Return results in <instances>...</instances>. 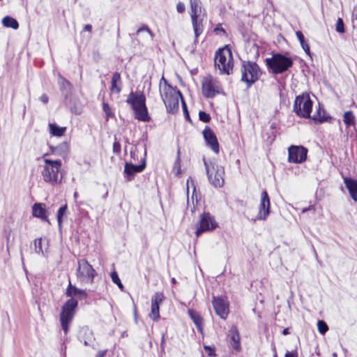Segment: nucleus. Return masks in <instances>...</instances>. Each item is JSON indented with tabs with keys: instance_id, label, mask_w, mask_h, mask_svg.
Instances as JSON below:
<instances>
[{
	"instance_id": "nucleus-44",
	"label": "nucleus",
	"mask_w": 357,
	"mask_h": 357,
	"mask_svg": "<svg viewBox=\"0 0 357 357\" xmlns=\"http://www.w3.org/2000/svg\"><path fill=\"white\" fill-rule=\"evenodd\" d=\"M142 31H146L148 33L150 34V36L151 37H153V34L152 31L150 30V29L146 25H144L141 28L138 29V30L137 31V33L139 34L140 32H142Z\"/></svg>"
},
{
	"instance_id": "nucleus-30",
	"label": "nucleus",
	"mask_w": 357,
	"mask_h": 357,
	"mask_svg": "<svg viewBox=\"0 0 357 357\" xmlns=\"http://www.w3.org/2000/svg\"><path fill=\"white\" fill-rule=\"evenodd\" d=\"M296 35L298 40L300 42V44L301 45L303 50L305 51V52L308 56H310L311 53H310V47H309L308 44L305 42L303 33L301 31H297L296 32Z\"/></svg>"
},
{
	"instance_id": "nucleus-11",
	"label": "nucleus",
	"mask_w": 357,
	"mask_h": 357,
	"mask_svg": "<svg viewBox=\"0 0 357 357\" xmlns=\"http://www.w3.org/2000/svg\"><path fill=\"white\" fill-rule=\"evenodd\" d=\"M202 93L208 98H212L220 93L219 82L211 75L204 77L202 82Z\"/></svg>"
},
{
	"instance_id": "nucleus-49",
	"label": "nucleus",
	"mask_w": 357,
	"mask_h": 357,
	"mask_svg": "<svg viewBox=\"0 0 357 357\" xmlns=\"http://www.w3.org/2000/svg\"><path fill=\"white\" fill-rule=\"evenodd\" d=\"M214 31L216 33H218L219 32H222L224 34L225 33V29L220 26V25H218V26H216L214 29Z\"/></svg>"
},
{
	"instance_id": "nucleus-17",
	"label": "nucleus",
	"mask_w": 357,
	"mask_h": 357,
	"mask_svg": "<svg viewBox=\"0 0 357 357\" xmlns=\"http://www.w3.org/2000/svg\"><path fill=\"white\" fill-rule=\"evenodd\" d=\"M212 303L216 314L220 318L225 319L229 313L227 302L222 298L213 296Z\"/></svg>"
},
{
	"instance_id": "nucleus-6",
	"label": "nucleus",
	"mask_w": 357,
	"mask_h": 357,
	"mask_svg": "<svg viewBox=\"0 0 357 357\" xmlns=\"http://www.w3.org/2000/svg\"><path fill=\"white\" fill-rule=\"evenodd\" d=\"M266 63L273 73H283L293 65V60L291 57L280 53L273 54L271 58L266 59Z\"/></svg>"
},
{
	"instance_id": "nucleus-64",
	"label": "nucleus",
	"mask_w": 357,
	"mask_h": 357,
	"mask_svg": "<svg viewBox=\"0 0 357 357\" xmlns=\"http://www.w3.org/2000/svg\"><path fill=\"white\" fill-rule=\"evenodd\" d=\"M274 357H278V356H277V355L275 354V355L274 356Z\"/></svg>"
},
{
	"instance_id": "nucleus-32",
	"label": "nucleus",
	"mask_w": 357,
	"mask_h": 357,
	"mask_svg": "<svg viewBox=\"0 0 357 357\" xmlns=\"http://www.w3.org/2000/svg\"><path fill=\"white\" fill-rule=\"evenodd\" d=\"M51 151L52 153H56L59 155L66 154L68 151V145L67 143L64 142L60 144L59 146L56 147L51 146Z\"/></svg>"
},
{
	"instance_id": "nucleus-15",
	"label": "nucleus",
	"mask_w": 357,
	"mask_h": 357,
	"mask_svg": "<svg viewBox=\"0 0 357 357\" xmlns=\"http://www.w3.org/2000/svg\"><path fill=\"white\" fill-rule=\"evenodd\" d=\"M165 296L162 292H156L151 297V309L149 317L153 321L160 319V304L164 301Z\"/></svg>"
},
{
	"instance_id": "nucleus-5",
	"label": "nucleus",
	"mask_w": 357,
	"mask_h": 357,
	"mask_svg": "<svg viewBox=\"0 0 357 357\" xmlns=\"http://www.w3.org/2000/svg\"><path fill=\"white\" fill-rule=\"evenodd\" d=\"M241 80L246 84L247 88H250L260 77L261 72L256 62L243 61L241 68Z\"/></svg>"
},
{
	"instance_id": "nucleus-14",
	"label": "nucleus",
	"mask_w": 357,
	"mask_h": 357,
	"mask_svg": "<svg viewBox=\"0 0 357 357\" xmlns=\"http://www.w3.org/2000/svg\"><path fill=\"white\" fill-rule=\"evenodd\" d=\"M146 150L144 149V157L142 159V163L136 165L132 162H126L124 165L123 173L127 176V181H132L137 173H139L144 171L146 167Z\"/></svg>"
},
{
	"instance_id": "nucleus-55",
	"label": "nucleus",
	"mask_w": 357,
	"mask_h": 357,
	"mask_svg": "<svg viewBox=\"0 0 357 357\" xmlns=\"http://www.w3.org/2000/svg\"><path fill=\"white\" fill-rule=\"evenodd\" d=\"M130 157L134 160H135V151H130Z\"/></svg>"
},
{
	"instance_id": "nucleus-9",
	"label": "nucleus",
	"mask_w": 357,
	"mask_h": 357,
	"mask_svg": "<svg viewBox=\"0 0 357 357\" xmlns=\"http://www.w3.org/2000/svg\"><path fill=\"white\" fill-rule=\"evenodd\" d=\"M96 275V270L85 259L78 261L76 276L79 282L92 284Z\"/></svg>"
},
{
	"instance_id": "nucleus-7",
	"label": "nucleus",
	"mask_w": 357,
	"mask_h": 357,
	"mask_svg": "<svg viewBox=\"0 0 357 357\" xmlns=\"http://www.w3.org/2000/svg\"><path fill=\"white\" fill-rule=\"evenodd\" d=\"M78 301L75 298H70L62 306L60 314V321L65 334L68 333L69 325L75 314Z\"/></svg>"
},
{
	"instance_id": "nucleus-34",
	"label": "nucleus",
	"mask_w": 357,
	"mask_h": 357,
	"mask_svg": "<svg viewBox=\"0 0 357 357\" xmlns=\"http://www.w3.org/2000/svg\"><path fill=\"white\" fill-rule=\"evenodd\" d=\"M42 238H36L34 241L35 252L38 254H40L43 256L45 255L44 251L42 247Z\"/></svg>"
},
{
	"instance_id": "nucleus-29",
	"label": "nucleus",
	"mask_w": 357,
	"mask_h": 357,
	"mask_svg": "<svg viewBox=\"0 0 357 357\" xmlns=\"http://www.w3.org/2000/svg\"><path fill=\"white\" fill-rule=\"evenodd\" d=\"M2 24L5 27L12 28L15 30L19 28L18 22L10 16H6L2 19Z\"/></svg>"
},
{
	"instance_id": "nucleus-36",
	"label": "nucleus",
	"mask_w": 357,
	"mask_h": 357,
	"mask_svg": "<svg viewBox=\"0 0 357 357\" xmlns=\"http://www.w3.org/2000/svg\"><path fill=\"white\" fill-rule=\"evenodd\" d=\"M111 279L112 282L116 284L121 289H123V285L119 278V275L116 271L111 273Z\"/></svg>"
},
{
	"instance_id": "nucleus-62",
	"label": "nucleus",
	"mask_w": 357,
	"mask_h": 357,
	"mask_svg": "<svg viewBox=\"0 0 357 357\" xmlns=\"http://www.w3.org/2000/svg\"><path fill=\"white\" fill-rule=\"evenodd\" d=\"M117 36H119V29H118Z\"/></svg>"
},
{
	"instance_id": "nucleus-25",
	"label": "nucleus",
	"mask_w": 357,
	"mask_h": 357,
	"mask_svg": "<svg viewBox=\"0 0 357 357\" xmlns=\"http://www.w3.org/2000/svg\"><path fill=\"white\" fill-rule=\"evenodd\" d=\"M33 215L40 218L43 220H47L46 210L42 204L36 203L32 207Z\"/></svg>"
},
{
	"instance_id": "nucleus-1",
	"label": "nucleus",
	"mask_w": 357,
	"mask_h": 357,
	"mask_svg": "<svg viewBox=\"0 0 357 357\" xmlns=\"http://www.w3.org/2000/svg\"><path fill=\"white\" fill-rule=\"evenodd\" d=\"M47 155L48 153H45L43 155L44 164L40 166V175L45 183L52 186H55L60 184L63 178V176L60 173L62 163L60 160L47 158Z\"/></svg>"
},
{
	"instance_id": "nucleus-57",
	"label": "nucleus",
	"mask_w": 357,
	"mask_h": 357,
	"mask_svg": "<svg viewBox=\"0 0 357 357\" xmlns=\"http://www.w3.org/2000/svg\"><path fill=\"white\" fill-rule=\"evenodd\" d=\"M353 16H355L356 18L357 19V6L354 7V8Z\"/></svg>"
},
{
	"instance_id": "nucleus-35",
	"label": "nucleus",
	"mask_w": 357,
	"mask_h": 357,
	"mask_svg": "<svg viewBox=\"0 0 357 357\" xmlns=\"http://www.w3.org/2000/svg\"><path fill=\"white\" fill-rule=\"evenodd\" d=\"M66 211H67V205H63V206H61L57 211L56 216H57V221H58L59 227H61V225L62 217L66 213Z\"/></svg>"
},
{
	"instance_id": "nucleus-43",
	"label": "nucleus",
	"mask_w": 357,
	"mask_h": 357,
	"mask_svg": "<svg viewBox=\"0 0 357 357\" xmlns=\"http://www.w3.org/2000/svg\"><path fill=\"white\" fill-rule=\"evenodd\" d=\"M182 107L183 109V113L185 118L187 121H190V114L188 111L187 105L183 100H182Z\"/></svg>"
},
{
	"instance_id": "nucleus-42",
	"label": "nucleus",
	"mask_w": 357,
	"mask_h": 357,
	"mask_svg": "<svg viewBox=\"0 0 357 357\" xmlns=\"http://www.w3.org/2000/svg\"><path fill=\"white\" fill-rule=\"evenodd\" d=\"M180 150L178 149L177 151V158L176 161L174 162V168L177 169L176 174H178L181 172V165H180Z\"/></svg>"
},
{
	"instance_id": "nucleus-33",
	"label": "nucleus",
	"mask_w": 357,
	"mask_h": 357,
	"mask_svg": "<svg viewBox=\"0 0 357 357\" xmlns=\"http://www.w3.org/2000/svg\"><path fill=\"white\" fill-rule=\"evenodd\" d=\"M344 122L347 126L355 124V116L351 111L345 112L344 114Z\"/></svg>"
},
{
	"instance_id": "nucleus-63",
	"label": "nucleus",
	"mask_w": 357,
	"mask_h": 357,
	"mask_svg": "<svg viewBox=\"0 0 357 357\" xmlns=\"http://www.w3.org/2000/svg\"><path fill=\"white\" fill-rule=\"evenodd\" d=\"M333 357H337V354H333Z\"/></svg>"
},
{
	"instance_id": "nucleus-16",
	"label": "nucleus",
	"mask_w": 357,
	"mask_h": 357,
	"mask_svg": "<svg viewBox=\"0 0 357 357\" xmlns=\"http://www.w3.org/2000/svg\"><path fill=\"white\" fill-rule=\"evenodd\" d=\"M270 213V199L266 191L261 194V201L257 219L266 220Z\"/></svg>"
},
{
	"instance_id": "nucleus-50",
	"label": "nucleus",
	"mask_w": 357,
	"mask_h": 357,
	"mask_svg": "<svg viewBox=\"0 0 357 357\" xmlns=\"http://www.w3.org/2000/svg\"><path fill=\"white\" fill-rule=\"evenodd\" d=\"M40 100L45 104L47 103L48 102V96L46 95V94H43L40 97Z\"/></svg>"
},
{
	"instance_id": "nucleus-13",
	"label": "nucleus",
	"mask_w": 357,
	"mask_h": 357,
	"mask_svg": "<svg viewBox=\"0 0 357 357\" xmlns=\"http://www.w3.org/2000/svg\"><path fill=\"white\" fill-rule=\"evenodd\" d=\"M307 149L303 146L291 145L288 149V161L302 163L307 159Z\"/></svg>"
},
{
	"instance_id": "nucleus-31",
	"label": "nucleus",
	"mask_w": 357,
	"mask_h": 357,
	"mask_svg": "<svg viewBox=\"0 0 357 357\" xmlns=\"http://www.w3.org/2000/svg\"><path fill=\"white\" fill-rule=\"evenodd\" d=\"M190 17L199 16V13L201 11V2L199 0H190Z\"/></svg>"
},
{
	"instance_id": "nucleus-3",
	"label": "nucleus",
	"mask_w": 357,
	"mask_h": 357,
	"mask_svg": "<svg viewBox=\"0 0 357 357\" xmlns=\"http://www.w3.org/2000/svg\"><path fill=\"white\" fill-rule=\"evenodd\" d=\"M214 60L215 66L220 74L229 75L232 72L234 60L231 51L227 46L216 51Z\"/></svg>"
},
{
	"instance_id": "nucleus-26",
	"label": "nucleus",
	"mask_w": 357,
	"mask_h": 357,
	"mask_svg": "<svg viewBox=\"0 0 357 357\" xmlns=\"http://www.w3.org/2000/svg\"><path fill=\"white\" fill-rule=\"evenodd\" d=\"M315 123H322L328 121L331 119V116L325 115L324 109H321L320 106L317 109L316 114H314L311 118Z\"/></svg>"
},
{
	"instance_id": "nucleus-38",
	"label": "nucleus",
	"mask_w": 357,
	"mask_h": 357,
	"mask_svg": "<svg viewBox=\"0 0 357 357\" xmlns=\"http://www.w3.org/2000/svg\"><path fill=\"white\" fill-rule=\"evenodd\" d=\"M335 30L337 32L344 33L345 32L344 22L342 18H338L335 25Z\"/></svg>"
},
{
	"instance_id": "nucleus-8",
	"label": "nucleus",
	"mask_w": 357,
	"mask_h": 357,
	"mask_svg": "<svg viewBox=\"0 0 357 357\" xmlns=\"http://www.w3.org/2000/svg\"><path fill=\"white\" fill-rule=\"evenodd\" d=\"M312 105L313 102L309 94L303 93L296 97L293 105V111L299 117L310 119L311 118L310 114Z\"/></svg>"
},
{
	"instance_id": "nucleus-2",
	"label": "nucleus",
	"mask_w": 357,
	"mask_h": 357,
	"mask_svg": "<svg viewBox=\"0 0 357 357\" xmlns=\"http://www.w3.org/2000/svg\"><path fill=\"white\" fill-rule=\"evenodd\" d=\"M203 160L209 183L214 188H222L225 183L224 167L215 161Z\"/></svg>"
},
{
	"instance_id": "nucleus-46",
	"label": "nucleus",
	"mask_w": 357,
	"mask_h": 357,
	"mask_svg": "<svg viewBox=\"0 0 357 357\" xmlns=\"http://www.w3.org/2000/svg\"><path fill=\"white\" fill-rule=\"evenodd\" d=\"M204 348L205 351L208 352V355L209 356L213 357V356H215V354L214 349H213L211 347H210V346H207V345H205V346L204 347Z\"/></svg>"
},
{
	"instance_id": "nucleus-4",
	"label": "nucleus",
	"mask_w": 357,
	"mask_h": 357,
	"mask_svg": "<svg viewBox=\"0 0 357 357\" xmlns=\"http://www.w3.org/2000/svg\"><path fill=\"white\" fill-rule=\"evenodd\" d=\"M145 101L146 98L142 93L136 95L133 92L130 93L126 100L128 104L132 105L135 111V118L144 122L149 121L150 119Z\"/></svg>"
},
{
	"instance_id": "nucleus-53",
	"label": "nucleus",
	"mask_w": 357,
	"mask_h": 357,
	"mask_svg": "<svg viewBox=\"0 0 357 357\" xmlns=\"http://www.w3.org/2000/svg\"><path fill=\"white\" fill-rule=\"evenodd\" d=\"M107 350L99 351L96 357H104L107 353Z\"/></svg>"
},
{
	"instance_id": "nucleus-51",
	"label": "nucleus",
	"mask_w": 357,
	"mask_h": 357,
	"mask_svg": "<svg viewBox=\"0 0 357 357\" xmlns=\"http://www.w3.org/2000/svg\"><path fill=\"white\" fill-rule=\"evenodd\" d=\"M71 110L73 113L75 114H81V109L77 107L76 105H75L74 108L71 107Z\"/></svg>"
},
{
	"instance_id": "nucleus-24",
	"label": "nucleus",
	"mask_w": 357,
	"mask_h": 357,
	"mask_svg": "<svg viewBox=\"0 0 357 357\" xmlns=\"http://www.w3.org/2000/svg\"><path fill=\"white\" fill-rule=\"evenodd\" d=\"M188 313L195 324L197 330L202 332L203 326V319L201 315L197 311L192 309H189Z\"/></svg>"
},
{
	"instance_id": "nucleus-60",
	"label": "nucleus",
	"mask_w": 357,
	"mask_h": 357,
	"mask_svg": "<svg viewBox=\"0 0 357 357\" xmlns=\"http://www.w3.org/2000/svg\"><path fill=\"white\" fill-rule=\"evenodd\" d=\"M172 282L173 284H175V283H176V280H175V278H172Z\"/></svg>"
},
{
	"instance_id": "nucleus-12",
	"label": "nucleus",
	"mask_w": 357,
	"mask_h": 357,
	"mask_svg": "<svg viewBox=\"0 0 357 357\" xmlns=\"http://www.w3.org/2000/svg\"><path fill=\"white\" fill-rule=\"evenodd\" d=\"M218 226L214 218L209 213L204 212L200 216V220L197 227L196 235L199 236L202 233L215 229Z\"/></svg>"
},
{
	"instance_id": "nucleus-19",
	"label": "nucleus",
	"mask_w": 357,
	"mask_h": 357,
	"mask_svg": "<svg viewBox=\"0 0 357 357\" xmlns=\"http://www.w3.org/2000/svg\"><path fill=\"white\" fill-rule=\"evenodd\" d=\"M227 336L231 347L235 351H239L241 349L240 335L236 326H232L229 328Z\"/></svg>"
},
{
	"instance_id": "nucleus-23",
	"label": "nucleus",
	"mask_w": 357,
	"mask_h": 357,
	"mask_svg": "<svg viewBox=\"0 0 357 357\" xmlns=\"http://www.w3.org/2000/svg\"><path fill=\"white\" fill-rule=\"evenodd\" d=\"M59 84L60 89L65 97V99H68V96L70 94L73 89L72 84L63 77H60L59 79Z\"/></svg>"
},
{
	"instance_id": "nucleus-56",
	"label": "nucleus",
	"mask_w": 357,
	"mask_h": 357,
	"mask_svg": "<svg viewBox=\"0 0 357 357\" xmlns=\"http://www.w3.org/2000/svg\"><path fill=\"white\" fill-rule=\"evenodd\" d=\"M312 206H310L309 207L303 208L302 213H305V212L310 211L312 208Z\"/></svg>"
},
{
	"instance_id": "nucleus-54",
	"label": "nucleus",
	"mask_w": 357,
	"mask_h": 357,
	"mask_svg": "<svg viewBox=\"0 0 357 357\" xmlns=\"http://www.w3.org/2000/svg\"><path fill=\"white\" fill-rule=\"evenodd\" d=\"M84 31L91 32L92 31V26L91 24H86L84 27Z\"/></svg>"
},
{
	"instance_id": "nucleus-45",
	"label": "nucleus",
	"mask_w": 357,
	"mask_h": 357,
	"mask_svg": "<svg viewBox=\"0 0 357 357\" xmlns=\"http://www.w3.org/2000/svg\"><path fill=\"white\" fill-rule=\"evenodd\" d=\"M113 152L119 154L121 152V144L119 142L115 141L113 144Z\"/></svg>"
},
{
	"instance_id": "nucleus-59",
	"label": "nucleus",
	"mask_w": 357,
	"mask_h": 357,
	"mask_svg": "<svg viewBox=\"0 0 357 357\" xmlns=\"http://www.w3.org/2000/svg\"><path fill=\"white\" fill-rule=\"evenodd\" d=\"M78 197V193L77 192H74L73 197L75 199H76Z\"/></svg>"
},
{
	"instance_id": "nucleus-41",
	"label": "nucleus",
	"mask_w": 357,
	"mask_h": 357,
	"mask_svg": "<svg viewBox=\"0 0 357 357\" xmlns=\"http://www.w3.org/2000/svg\"><path fill=\"white\" fill-rule=\"evenodd\" d=\"M199 120L204 122V123H207L210 121L211 119V116L208 114H207L206 112H204V111H200L199 113Z\"/></svg>"
},
{
	"instance_id": "nucleus-48",
	"label": "nucleus",
	"mask_w": 357,
	"mask_h": 357,
	"mask_svg": "<svg viewBox=\"0 0 357 357\" xmlns=\"http://www.w3.org/2000/svg\"><path fill=\"white\" fill-rule=\"evenodd\" d=\"M284 357H298V354L296 352L287 351Z\"/></svg>"
},
{
	"instance_id": "nucleus-39",
	"label": "nucleus",
	"mask_w": 357,
	"mask_h": 357,
	"mask_svg": "<svg viewBox=\"0 0 357 357\" xmlns=\"http://www.w3.org/2000/svg\"><path fill=\"white\" fill-rule=\"evenodd\" d=\"M167 86H169V88H173L170 84H168L167 79L164 77V76H162L160 81V94L162 93V92H165V89Z\"/></svg>"
},
{
	"instance_id": "nucleus-47",
	"label": "nucleus",
	"mask_w": 357,
	"mask_h": 357,
	"mask_svg": "<svg viewBox=\"0 0 357 357\" xmlns=\"http://www.w3.org/2000/svg\"><path fill=\"white\" fill-rule=\"evenodd\" d=\"M185 5L182 2H178L176 5V10L178 11V13H182L185 11Z\"/></svg>"
},
{
	"instance_id": "nucleus-10",
	"label": "nucleus",
	"mask_w": 357,
	"mask_h": 357,
	"mask_svg": "<svg viewBox=\"0 0 357 357\" xmlns=\"http://www.w3.org/2000/svg\"><path fill=\"white\" fill-rule=\"evenodd\" d=\"M160 97L169 113L174 114L178 111V98L181 97L182 98V95L180 91H176L173 88L167 86L165 89V92L160 93Z\"/></svg>"
},
{
	"instance_id": "nucleus-58",
	"label": "nucleus",
	"mask_w": 357,
	"mask_h": 357,
	"mask_svg": "<svg viewBox=\"0 0 357 357\" xmlns=\"http://www.w3.org/2000/svg\"><path fill=\"white\" fill-rule=\"evenodd\" d=\"M282 334L283 335H287L289 334V328H284L283 331H282Z\"/></svg>"
},
{
	"instance_id": "nucleus-27",
	"label": "nucleus",
	"mask_w": 357,
	"mask_h": 357,
	"mask_svg": "<svg viewBox=\"0 0 357 357\" xmlns=\"http://www.w3.org/2000/svg\"><path fill=\"white\" fill-rule=\"evenodd\" d=\"M111 84H111V91H112V92H114V93H119L121 91V75H120L119 73L115 72L113 74Z\"/></svg>"
},
{
	"instance_id": "nucleus-40",
	"label": "nucleus",
	"mask_w": 357,
	"mask_h": 357,
	"mask_svg": "<svg viewBox=\"0 0 357 357\" xmlns=\"http://www.w3.org/2000/svg\"><path fill=\"white\" fill-rule=\"evenodd\" d=\"M102 109L104 112L105 113L107 120H108L109 117L114 115L112 112V109L110 108L109 105L107 103H102Z\"/></svg>"
},
{
	"instance_id": "nucleus-37",
	"label": "nucleus",
	"mask_w": 357,
	"mask_h": 357,
	"mask_svg": "<svg viewBox=\"0 0 357 357\" xmlns=\"http://www.w3.org/2000/svg\"><path fill=\"white\" fill-rule=\"evenodd\" d=\"M317 327L319 332L322 335L325 334L326 331L328 330L327 324L322 320L318 321Z\"/></svg>"
},
{
	"instance_id": "nucleus-21",
	"label": "nucleus",
	"mask_w": 357,
	"mask_h": 357,
	"mask_svg": "<svg viewBox=\"0 0 357 357\" xmlns=\"http://www.w3.org/2000/svg\"><path fill=\"white\" fill-rule=\"evenodd\" d=\"M344 183L349 192L351 197L353 200L357 202V180L352 178L344 177Z\"/></svg>"
},
{
	"instance_id": "nucleus-52",
	"label": "nucleus",
	"mask_w": 357,
	"mask_h": 357,
	"mask_svg": "<svg viewBox=\"0 0 357 357\" xmlns=\"http://www.w3.org/2000/svg\"><path fill=\"white\" fill-rule=\"evenodd\" d=\"M165 344V334H163L162 336V338H161V343H160V348H161L162 351H164Z\"/></svg>"
},
{
	"instance_id": "nucleus-28",
	"label": "nucleus",
	"mask_w": 357,
	"mask_h": 357,
	"mask_svg": "<svg viewBox=\"0 0 357 357\" xmlns=\"http://www.w3.org/2000/svg\"><path fill=\"white\" fill-rule=\"evenodd\" d=\"M48 126L50 129V133L52 136L61 137L65 134L66 131V127H59L55 123H49Z\"/></svg>"
},
{
	"instance_id": "nucleus-20",
	"label": "nucleus",
	"mask_w": 357,
	"mask_h": 357,
	"mask_svg": "<svg viewBox=\"0 0 357 357\" xmlns=\"http://www.w3.org/2000/svg\"><path fill=\"white\" fill-rule=\"evenodd\" d=\"M66 295L70 298L77 297L79 299H84L87 297V294L84 290L77 288L71 284L70 281H69L68 286L66 289Z\"/></svg>"
},
{
	"instance_id": "nucleus-22",
	"label": "nucleus",
	"mask_w": 357,
	"mask_h": 357,
	"mask_svg": "<svg viewBox=\"0 0 357 357\" xmlns=\"http://www.w3.org/2000/svg\"><path fill=\"white\" fill-rule=\"evenodd\" d=\"M191 20L195 37V43H197L198 37L204 31L203 18L200 16L192 17Z\"/></svg>"
},
{
	"instance_id": "nucleus-61",
	"label": "nucleus",
	"mask_w": 357,
	"mask_h": 357,
	"mask_svg": "<svg viewBox=\"0 0 357 357\" xmlns=\"http://www.w3.org/2000/svg\"><path fill=\"white\" fill-rule=\"evenodd\" d=\"M21 260H22V261L23 262L24 257H23V255H22V252H21Z\"/></svg>"
},
{
	"instance_id": "nucleus-18",
	"label": "nucleus",
	"mask_w": 357,
	"mask_h": 357,
	"mask_svg": "<svg viewBox=\"0 0 357 357\" xmlns=\"http://www.w3.org/2000/svg\"><path fill=\"white\" fill-rule=\"evenodd\" d=\"M202 132L207 145L211 147L213 152L218 153L219 152V143L214 132L209 127H206Z\"/></svg>"
}]
</instances>
